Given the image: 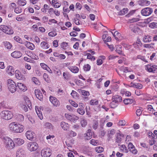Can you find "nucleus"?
<instances>
[{"label":"nucleus","instance_id":"1","mask_svg":"<svg viewBox=\"0 0 157 157\" xmlns=\"http://www.w3.org/2000/svg\"><path fill=\"white\" fill-rule=\"evenodd\" d=\"M3 132L0 131V137L3 140L5 147L8 150H10L13 148L15 145L13 141L10 138L3 136L2 134Z\"/></svg>","mask_w":157,"mask_h":157},{"label":"nucleus","instance_id":"2","mask_svg":"<svg viewBox=\"0 0 157 157\" xmlns=\"http://www.w3.org/2000/svg\"><path fill=\"white\" fill-rule=\"evenodd\" d=\"M9 128L11 131L16 133H21L24 130L23 125L14 122H12L9 125Z\"/></svg>","mask_w":157,"mask_h":157},{"label":"nucleus","instance_id":"3","mask_svg":"<svg viewBox=\"0 0 157 157\" xmlns=\"http://www.w3.org/2000/svg\"><path fill=\"white\" fill-rule=\"evenodd\" d=\"M0 116L2 118L6 120L11 119L13 117V113L10 111H3L0 113Z\"/></svg>","mask_w":157,"mask_h":157},{"label":"nucleus","instance_id":"4","mask_svg":"<svg viewBox=\"0 0 157 157\" xmlns=\"http://www.w3.org/2000/svg\"><path fill=\"white\" fill-rule=\"evenodd\" d=\"M38 147L37 143L35 142H31L27 144L28 149L31 152L36 151L38 149Z\"/></svg>","mask_w":157,"mask_h":157},{"label":"nucleus","instance_id":"5","mask_svg":"<svg viewBox=\"0 0 157 157\" xmlns=\"http://www.w3.org/2000/svg\"><path fill=\"white\" fill-rule=\"evenodd\" d=\"M52 153V150L48 147L44 148L41 152V155L42 157H49L51 155Z\"/></svg>","mask_w":157,"mask_h":157},{"label":"nucleus","instance_id":"6","mask_svg":"<svg viewBox=\"0 0 157 157\" xmlns=\"http://www.w3.org/2000/svg\"><path fill=\"white\" fill-rule=\"evenodd\" d=\"M0 29L5 33L9 35L12 34L13 33V30L10 27L5 25L0 26Z\"/></svg>","mask_w":157,"mask_h":157},{"label":"nucleus","instance_id":"7","mask_svg":"<svg viewBox=\"0 0 157 157\" xmlns=\"http://www.w3.org/2000/svg\"><path fill=\"white\" fill-rule=\"evenodd\" d=\"M153 12V10L151 8L146 7L141 10V13L143 16H147L150 15Z\"/></svg>","mask_w":157,"mask_h":157},{"label":"nucleus","instance_id":"8","mask_svg":"<svg viewBox=\"0 0 157 157\" xmlns=\"http://www.w3.org/2000/svg\"><path fill=\"white\" fill-rule=\"evenodd\" d=\"M65 117L67 119L73 122H75L79 118L78 117L75 115H70L67 113L65 114Z\"/></svg>","mask_w":157,"mask_h":157},{"label":"nucleus","instance_id":"9","mask_svg":"<svg viewBox=\"0 0 157 157\" xmlns=\"http://www.w3.org/2000/svg\"><path fill=\"white\" fill-rule=\"evenodd\" d=\"M23 99V101L21 103L26 104L29 109H31L32 108V104L29 98L26 96H24Z\"/></svg>","mask_w":157,"mask_h":157},{"label":"nucleus","instance_id":"10","mask_svg":"<svg viewBox=\"0 0 157 157\" xmlns=\"http://www.w3.org/2000/svg\"><path fill=\"white\" fill-rule=\"evenodd\" d=\"M27 138L29 140H32L34 138L35 134L33 131H28L25 134Z\"/></svg>","mask_w":157,"mask_h":157},{"label":"nucleus","instance_id":"11","mask_svg":"<svg viewBox=\"0 0 157 157\" xmlns=\"http://www.w3.org/2000/svg\"><path fill=\"white\" fill-rule=\"evenodd\" d=\"M49 100L51 103L55 106H58L59 105V102L57 99L52 96H50Z\"/></svg>","mask_w":157,"mask_h":157},{"label":"nucleus","instance_id":"12","mask_svg":"<svg viewBox=\"0 0 157 157\" xmlns=\"http://www.w3.org/2000/svg\"><path fill=\"white\" fill-rule=\"evenodd\" d=\"M42 108V107L40 108L37 106H35V108L36 113L40 120H42L43 118L42 112V111L43 110Z\"/></svg>","mask_w":157,"mask_h":157},{"label":"nucleus","instance_id":"13","mask_svg":"<svg viewBox=\"0 0 157 157\" xmlns=\"http://www.w3.org/2000/svg\"><path fill=\"white\" fill-rule=\"evenodd\" d=\"M15 76L19 80H25V76L22 75L19 70H16L15 71Z\"/></svg>","mask_w":157,"mask_h":157},{"label":"nucleus","instance_id":"14","mask_svg":"<svg viewBox=\"0 0 157 157\" xmlns=\"http://www.w3.org/2000/svg\"><path fill=\"white\" fill-rule=\"evenodd\" d=\"M128 149L130 151L134 154L137 153V151L132 143H129L128 145Z\"/></svg>","mask_w":157,"mask_h":157},{"label":"nucleus","instance_id":"15","mask_svg":"<svg viewBox=\"0 0 157 157\" xmlns=\"http://www.w3.org/2000/svg\"><path fill=\"white\" fill-rule=\"evenodd\" d=\"M14 70L13 68V67L11 66H8L6 68V72L9 75H13L14 73Z\"/></svg>","mask_w":157,"mask_h":157},{"label":"nucleus","instance_id":"16","mask_svg":"<svg viewBox=\"0 0 157 157\" xmlns=\"http://www.w3.org/2000/svg\"><path fill=\"white\" fill-rule=\"evenodd\" d=\"M35 93L36 98L42 101L43 99V96L41 92L39 89L35 90Z\"/></svg>","mask_w":157,"mask_h":157},{"label":"nucleus","instance_id":"17","mask_svg":"<svg viewBox=\"0 0 157 157\" xmlns=\"http://www.w3.org/2000/svg\"><path fill=\"white\" fill-rule=\"evenodd\" d=\"M151 40L152 37L149 35H145L143 37L142 41L144 43L150 42Z\"/></svg>","mask_w":157,"mask_h":157},{"label":"nucleus","instance_id":"18","mask_svg":"<svg viewBox=\"0 0 157 157\" xmlns=\"http://www.w3.org/2000/svg\"><path fill=\"white\" fill-rule=\"evenodd\" d=\"M16 157H25V151L22 149H18L16 153Z\"/></svg>","mask_w":157,"mask_h":157},{"label":"nucleus","instance_id":"19","mask_svg":"<svg viewBox=\"0 0 157 157\" xmlns=\"http://www.w3.org/2000/svg\"><path fill=\"white\" fill-rule=\"evenodd\" d=\"M129 28L131 31L135 33L138 32L140 30L139 26L137 25L131 24L129 25Z\"/></svg>","mask_w":157,"mask_h":157},{"label":"nucleus","instance_id":"20","mask_svg":"<svg viewBox=\"0 0 157 157\" xmlns=\"http://www.w3.org/2000/svg\"><path fill=\"white\" fill-rule=\"evenodd\" d=\"M22 54L20 51H15L11 54V56L14 58H18L21 57Z\"/></svg>","mask_w":157,"mask_h":157},{"label":"nucleus","instance_id":"21","mask_svg":"<svg viewBox=\"0 0 157 157\" xmlns=\"http://www.w3.org/2000/svg\"><path fill=\"white\" fill-rule=\"evenodd\" d=\"M13 141L16 144L18 145H21L24 143V140L20 138H15L13 139Z\"/></svg>","mask_w":157,"mask_h":157},{"label":"nucleus","instance_id":"22","mask_svg":"<svg viewBox=\"0 0 157 157\" xmlns=\"http://www.w3.org/2000/svg\"><path fill=\"white\" fill-rule=\"evenodd\" d=\"M130 87L140 89L142 88L143 86L141 84L139 83L131 82L130 84Z\"/></svg>","mask_w":157,"mask_h":157},{"label":"nucleus","instance_id":"23","mask_svg":"<svg viewBox=\"0 0 157 157\" xmlns=\"http://www.w3.org/2000/svg\"><path fill=\"white\" fill-rule=\"evenodd\" d=\"M25 45L28 48L31 50H33L35 49V46L34 44L29 42H25Z\"/></svg>","mask_w":157,"mask_h":157},{"label":"nucleus","instance_id":"24","mask_svg":"<svg viewBox=\"0 0 157 157\" xmlns=\"http://www.w3.org/2000/svg\"><path fill=\"white\" fill-rule=\"evenodd\" d=\"M112 99L117 103L121 102L122 101V97L118 95H115L114 96L112 97Z\"/></svg>","mask_w":157,"mask_h":157},{"label":"nucleus","instance_id":"25","mask_svg":"<svg viewBox=\"0 0 157 157\" xmlns=\"http://www.w3.org/2000/svg\"><path fill=\"white\" fill-rule=\"evenodd\" d=\"M68 69L72 73H77L79 71L78 68L76 66H69L67 67Z\"/></svg>","mask_w":157,"mask_h":157},{"label":"nucleus","instance_id":"26","mask_svg":"<svg viewBox=\"0 0 157 157\" xmlns=\"http://www.w3.org/2000/svg\"><path fill=\"white\" fill-rule=\"evenodd\" d=\"M17 85L20 90L24 91H25L27 90L26 87L23 83L18 82L17 83Z\"/></svg>","mask_w":157,"mask_h":157},{"label":"nucleus","instance_id":"27","mask_svg":"<svg viewBox=\"0 0 157 157\" xmlns=\"http://www.w3.org/2000/svg\"><path fill=\"white\" fill-rule=\"evenodd\" d=\"M150 3V2L148 0H141L139 1V4L142 6H148Z\"/></svg>","mask_w":157,"mask_h":157},{"label":"nucleus","instance_id":"28","mask_svg":"<svg viewBox=\"0 0 157 157\" xmlns=\"http://www.w3.org/2000/svg\"><path fill=\"white\" fill-rule=\"evenodd\" d=\"M92 136V133L91 130L89 129H88L86 133L85 134V137L86 139L87 140H90Z\"/></svg>","mask_w":157,"mask_h":157},{"label":"nucleus","instance_id":"29","mask_svg":"<svg viewBox=\"0 0 157 157\" xmlns=\"http://www.w3.org/2000/svg\"><path fill=\"white\" fill-rule=\"evenodd\" d=\"M52 5L56 8H58L61 6V4L59 3L57 0H52L51 2Z\"/></svg>","mask_w":157,"mask_h":157},{"label":"nucleus","instance_id":"30","mask_svg":"<svg viewBox=\"0 0 157 157\" xmlns=\"http://www.w3.org/2000/svg\"><path fill=\"white\" fill-rule=\"evenodd\" d=\"M3 44L5 48L8 49H10L12 48V44L8 41H4L3 42Z\"/></svg>","mask_w":157,"mask_h":157},{"label":"nucleus","instance_id":"31","mask_svg":"<svg viewBox=\"0 0 157 157\" xmlns=\"http://www.w3.org/2000/svg\"><path fill=\"white\" fill-rule=\"evenodd\" d=\"M8 88L9 91L12 93H14L17 89V86L16 84L12 85Z\"/></svg>","mask_w":157,"mask_h":157},{"label":"nucleus","instance_id":"32","mask_svg":"<svg viewBox=\"0 0 157 157\" xmlns=\"http://www.w3.org/2000/svg\"><path fill=\"white\" fill-rule=\"evenodd\" d=\"M60 126L61 128L64 130H67L69 128L68 124L67 123H66L65 122H62L60 123Z\"/></svg>","mask_w":157,"mask_h":157},{"label":"nucleus","instance_id":"33","mask_svg":"<svg viewBox=\"0 0 157 157\" xmlns=\"http://www.w3.org/2000/svg\"><path fill=\"white\" fill-rule=\"evenodd\" d=\"M123 135L120 133H117L116 135V140L117 143L120 142L122 140Z\"/></svg>","mask_w":157,"mask_h":157},{"label":"nucleus","instance_id":"34","mask_svg":"<svg viewBox=\"0 0 157 157\" xmlns=\"http://www.w3.org/2000/svg\"><path fill=\"white\" fill-rule=\"evenodd\" d=\"M128 10L127 8H124L122 10L118 12V14L119 15H123L127 13Z\"/></svg>","mask_w":157,"mask_h":157},{"label":"nucleus","instance_id":"35","mask_svg":"<svg viewBox=\"0 0 157 157\" xmlns=\"http://www.w3.org/2000/svg\"><path fill=\"white\" fill-rule=\"evenodd\" d=\"M40 46L42 48L44 49H47L49 47L48 44L44 41L41 42L40 44Z\"/></svg>","mask_w":157,"mask_h":157},{"label":"nucleus","instance_id":"36","mask_svg":"<svg viewBox=\"0 0 157 157\" xmlns=\"http://www.w3.org/2000/svg\"><path fill=\"white\" fill-rule=\"evenodd\" d=\"M120 150L122 152L128 153V149L124 145H122L120 147Z\"/></svg>","mask_w":157,"mask_h":157},{"label":"nucleus","instance_id":"37","mask_svg":"<svg viewBox=\"0 0 157 157\" xmlns=\"http://www.w3.org/2000/svg\"><path fill=\"white\" fill-rule=\"evenodd\" d=\"M98 121L96 120H94L93 122V124L92 125V128H93L94 129L96 130L98 128Z\"/></svg>","mask_w":157,"mask_h":157},{"label":"nucleus","instance_id":"38","mask_svg":"<svg viewBox=\"0 0 157 157\" xmlns=\"http://www.w3.org/2000/svg\"><path fill=\"white\" fill-rule=\"evenodd\" d=\"M13 39L17 42L21 44H23L24 43L21 39L18 36H16L13 37Z\"/></svg>","mask_w":157,"mask_h":157},{"label":"nucleus","instance_id":"39","mask_svg":"<svg viewBox=\"0 0 157 157\" xmlns=\"http://www.w3.org/2000/svg\"><path fill=\"white\" fill-rule=\"evenodd\" d=\"M44 126L45 128H47L50 129H52L53 128V126L52 124L48 122H46L45 123Z\"/></svg>","mask_w":157,"mask_h":157},{"label":"nucleus","instance_id":"40","mask_svg":"<svg viewBox=\"0 0 157 157\" xmlns=\"http://www.w3.org/2000/svg\"><path fill=\"white\" fill-rule=\"evenodd\" d=\"M90 143L93 145L96 146L99 144V141L97 140L92 139L90 141Z\"/></svg>","mask_w":157,"mask_h":157},{"label":"nucleus","instance_id":"41","mask_svg":"<svg viewBox=\"0 0 157 157\" xmlns=\"http://www.w3.org/2000/svg\"><path fill=\"white\" fill-rule=\"evenodd\" d=\"M154 45V43H152L150 44H144L143 45V47L144 48H153V46Z\"/></svg>","mask_w":157,"mask_h":157},{"label":"nucleus","instance_id":"42","mask_svg":"<svg viewBox=\"0 0 157 157\" xmlns=\"http://www.w3.org/2000/svg\"><path fill=\"white\" fill-rule=\"evenodd\" d=\"M149 27L151 29L157 28V23L155 22L151 23L149 24Z\"/></svg>","mask_w":157,"mask_h":157},{"label":"nucleus","instance_id":"43","mask_svg":"<svg viewBox=\"0 0 157 157\" xmlns=\"http://www.w3.org/2000/svg\"><path fill=\"white\" fill-rule=\"evenodd\" d=\"M25 18V16L21 14L16 17V20L18 21H23Z\"/></svg>","mask_w":157,"mask_h":157},{"label":"nucleus","instance_id":"44","mask_svg":"<svg viewBox=\"0 0 157 157\" xmlns=\"http://www.w3.org/2000/svg\"><path fill=\"white\" fill-rule=\"evenodd\" d=\"M112 100V101L110 104L109 106L111 108H114L117 106L118 103L113 100Z\"/></svg>","mask_w":157,"mask_h":157},{"label":"nucleus","instance_id":"45","mask_svg":"<svg viewBox=\"0 0 157 157\" xmlns=\"http://www.w3.org/2000/svg\"><path fill=\"white\" fill-rule=\"evenodd\" d=\"M16 84L12 80L9 79L7 80V86L8 87L12 85H13Z\"/></svg>","mask_w":157,"mask_h":157},{"label":"nucleus","instance_id":"46","mask_svg":"<svg viewBox=\"0 0 157 157\" xmlns=\"http://www.w3.org/2000/svg\"><path fill=\"white\" fill-rule=\"evenodd\" d=\"M95 151L98 153H101L104 151V148L101 147H97L95 148Z\"/></svg>","mask_w":157,"mask_h":157},{"label":"nucleus","instance_id":"47","mask_svg":"<svg viewBox=\"0 0 157 157\" xmlns=\"http://www.w3.org/2000/svg\"><path fill=\"white\" fill-rule=\"evenodd\" d=\"M116 51L119 54H123L122 53V51L121 47L120 45L116 46Z\"/></svg>","mask_w":157,"mask_h":157},{"label":"nucleus","instance_id":"48","mask_svg":"<svg viewBox=\"0 0 157 157\" xmlns=\"http://www.w3.org/2000/svg\"><path fill=\"white\" fill-rule=\"evenodd\" d=\"M20 105L21 108L23 110H24V111H25V112H27L28 110V107L26 105V104L21 103Z\"/></svg>","mask_w":157,"mask_h":157},{"label":"nucleus","instance_id":"49","mask_svg":"<svg viewBox=\"0 0 157 157\" xmlns=\"http://www.w3.org/2000/svg\"><path fill=\"white\" fill-rule=\"evenodd\" d=\"M81 126L82 127H85L87 124V121L85 119H83L80 121Z\"/></svg>","mask_w":157,"mask_h":157},{"label":"nucleus","instance_id":"50","mask_svg":"<svg viewBox=\"0 0 157 157\" xmlns=\"http://www.w3.org/2000/svg\"><path fill=\"white\" fill-rule=\"evenodd\" d=\"M133 101V100L131 99L127 98L124 100V102L125 104H128L132 103Z\"/></svg>","mask_w":157,"mask_h":157},{"label":"nucleus","instance_id":"51","mask_svg":"<svg viewBox=\"0 0 157 157\" xmlns=\"http://www.w3.org/2000/svg\"><path fill=\"white\" fill-rule=\"evenodd\" d=\"M18 2L19 5L21 6H24L26 3V2L25 0H18Z\"/></svg>","mask_w":157,"mask_h":157},{"label":"nucleus","instance_id":"52","mask_svg":"<svg viewBox=\"0 0 157 157\" xmlns=\"http://www.w3.org/2000/svg\"><path fill=\"white\" fill-rule=\"evenodd\" d=\"M83 69L85 71H89L90 69V66L89 64H85L83 67Z\"/></svg>","mask_w":157,"mask_h":157},{"label":"nucleus","instance_id":"53","mask_svg":"<svg viewBox=\"0 0 157 157\" xmlns=\"http://www.w3.org/2000/svg\"><path fill=\"white\" fill-rule=\"evenodd\" d=\"M98 104V101L95 100H91L90 101V104L91 105H97Z\"/></svg>","mask_w":157,"mask_h":157},{"label":"nucleus","instance_id":"54","mask_svg":"<svg viewBox=\"0 0 157 157\" xmlns=\"http://www.w3.org/2000/svg\"><path fill=\"white\" fill-rule=\"evenodd\" d=\"M77 112L81 115H83L85 113V111L84 109L78 108L77 109Z\"/></svg>","mask_w":157,"mask_h":157},{"label":"nucleus","instance_id":"55","mask_svg":"<svg viewBox=\"0 0 157 157\" xmlns=\"http://www.w3.org/2000/svg\"><path fill=\"white\" fill-rule=\"evenodd\" d=\"M32 80V81L36 84L38 85L40 83L39 81L36 77H33Z\"/></svg>","mask_w":157,"mask_h":157},{"label":"nucleus","instance_id":"56","mask_svg":"<svg viewBox=\"0 0 157 157\" xmlns=\"http://www.w3.org/2000/svg\"><path fill=\"white\" fill-rule=\"evenodd\" d=\"M81 92L82 95L84 96H88L90 95L89 92L87 91L82 90L81 91Z\"/></svg>","mask_w":157,"mask_h":157},{"label":"nucleus","instance_id":"57","mask_svg":"<svg viewBox=\"0 0 157 157\" xmlns=\"http://www.w3.org/2000/svg\"><path fill=\"white\" fill-rule=\"evenodd\" d=\"M14 11L17 14L20 13L22 12L21 8L20 7H17L15 8Z\"/></svg>","mask_w":157,"mask_h":157},{"label":"nucleus","instance_id":"58","mask_svg":"<svg viewBox=\"0 0 157 157\" xmlns=\"http://www.w3.org/2000/svg\"><path fill=\"white\" fill-rule=\"evenodd\" d=\"M136 10H132L126 15V17H130L131 16L133 15L135 12Z\"/></svg>","mask_w":157,"mask_h":157},{"label":"nucleus","instance_id":"59","mask_svg":"<svg viewBox=\"0 0 157 157\" xmlns=\"http://www.w3.org/2000/svg\"><path fill=\"white\" fill-rule=\"evenodd\" d=\"M69 73L67 72H64L63 73V76L64 79L68 80L69 78Z\"/></svg>","mask_w":157,"mask_h":157},{"label":"nucleus","instance_id":"60","mask_svg":"<svg viewBox=\"0 0 157 157\" xmlns=\"http://www.w3.org/2000/svg\"><path fill=\"white\" fill-rule=\"evenodd\" d=\"M87 59H90L91 60H94L95 59V58L94 56H91L90 53L87 54Z\"/></svg>","mask_w":157,"mask_h":157},{"label":"nucleus","instance_id":"61","mask_svg":"<svg viewBox=\"0 0 157 157\" xmlns=\"http://www.w3.org/2000/svg\"><path fill=\"white\" fill-rule=\"evenodd\" d=\"M146 69L149 72H153L151 65H147L146 67Z\"/></svg>","mask_w":157,"mask_h":157},{"label":"nucleus","instance_id":"62","mask_svg":"<svg viewBox=\"0 0 157 157\" xmlns=\"http://www.w3.org/2000/svg\"><path fill=\"white\" fill-rule=\"evenodd\" d=\"M69 102L70 104L75 107L76 108L78 106V104L75 102L71 100H69Z\"/></svg>","mask_w":157,"mask_h":157},{"label":"nucleus","instance_id":"63","mask_svg":"<svg viewBox=\"0 0 157 157\" xmlns=\"http://www.w3.org/2000/svg\"><path fill=\"white\" fill-rule=\"evenodd\" d=\"M140 20V19L137 18H134L131 19L129 20L128 22L130 23L137 22Z\"/></svg>","mask_w":157,"mask_h":157},{"label":"nucleus","instance_id":"64","mask_svg":"<svg viewBox=\"0 0 157 157\" xmlns=\"http://www.w3.org/2000/svg\"><path fill=\"white\" fill-rule=\"evenodd\" d=\"M40 66L44 69L46 70L48 69L49 67L46 64L44 63H40Z\"/></svg>","mask_w":157,"mask_h":157}]
</instances>
